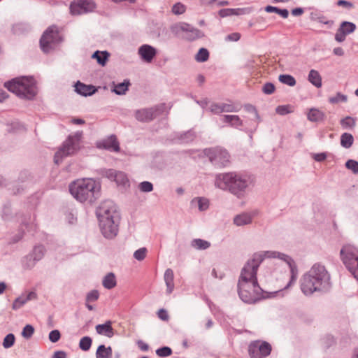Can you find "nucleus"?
<instances>
[{
	"instance_id": "nucleus-37",
	"label": "nucleus",
	"mask_w": 358,
	"mask_h": 358,
	"mask_svg": "<svg viewBox=\"0 0 358 358\" xmlns=\"http://www.w3.org/2000/svg\"><path fill=\"white\" fill-rule=\"evenodd\" d=\"M209 52L207 49L202 48L195 56V59L199 62H204L208 59Z\"/></svg>"
},
{
	"instance_id": "nucleus-46",
	"label": "nucleus",
	"mask_w": 358,
	"mask_h": 358,
	"mask_svg": "<svg viewBox=\"0 0 358 358\" xmlns=\"http://www.w3.org/2000/svg\"><path fill=\"white\" fill-rule=\"evenodd\" d=\"M147 255V249L145 248H141L136 250L134 253V257L138 261L143 260Z\"/></svg>"
},
{
	"instance_id": "nucleus-57",
	"label": "nucleus",
	"mask_w": 358,
	"mask_h": 358,
	"mask_svg": "<svg viewBox=\"0 0 358 358\" xmlns=\"http://www.w3.org/2000/svg\"><path fill=\"white\" fill-rule=\"evenodd\" d=\"M345 33L339 28L335 34V39L338 42H343L345 39Z\"/></svg>"
},
{
	"instance_id": "nucleus-4",
	"label": "nucleus",
	"mask_w": 358,
	"mask_h": 358,
	"mask_svg": "<svg viewBox=\"0 0 358 358\" xmlns=\"http://www.w3.org/2000/svg\"><path fill=\"white\" fill-rule=\"evenodd\" d=\"M101 186L92 178H83L69 185L71 195L78 201L94 202L100 194Z\"/></svg>"
},
{
	"instance_id": "nucleus-11",
	"label": "nucleus",
	"mask_w": 358,
	"mask_h": 358,
	"mask_svg": "<svg viewBox=\"0 0 358 358\" xmlns=\"http://www.w3.org/2000/svg\"><path fill=\"white\" fill-rule=\"evenodd\" d=\"M98 220L101 231L105 238L112 239L117 236L120 219L102 218Z\"/></svg>"
},
{
	"instance_id": "nucleus-56",
	"label": "nucleus",
	"mask_w": 358,
	"mask_h": 358,
	"mask_svg": "<svg viewBox=\"0 0 358 358\" xmlns=\"http://www.w3.org/2000/svg\"><path fill=\"white\" fill-rule=\"evenodd\" d=\"M157 316L163 321H168L169 319V314L165 309H159L157 312Z\"/></svg>"
},
{
	"instance_id": "nucleus-47",
	"label": "nucleus",
	"mask_w": 358,
	"mask_h": 358,
	"mask_svg": "<svg viewBox=\"0 0 358 358\" xmlns=\"http://www.w3.org/2000/svg\"><path fill=\"white\" fill-rule=\"evenodd\" d=\"M345 166L348 169L351 170L354 173H358V162L349 159L345 163Z\"/></svg>"
},
{
	"instance_id": "nucleus-45",
	"label": "nucleus",
	"mask_w": 358,
	"mask_h": 358,
	"mask_svg": "<svg viewBox=\"0 0 358 358\" xmlns=\"http://www.w3.org/2000/svg\"><path fill=\"white\" fill-rule=\"evenodd\" d=\"M34 333V328L31 324H27L22 329V336L27 339L30 338Z\"/></svg>"
},
{
	"instance_id": "nucleus-40",
	"label": "nucleus",
	"mask_w": 358,
	"mask_h": 358,
	"mask_svg": "<svg viewBox=\"0 0 358 358\" xmlns=\"http://www.w3.org/2000/svg\"><path fill=\"white\" fill-rule=\"evenodd\" d=\"M356 26L354 23L350 22H343L340 29L344 31L345 34L352 33L355 30Z\"/></svg>"
},
{
	"instance_id": "nucleus-52",
	"label": "nucleus",
	"mask_w": 358,
	"mask_h": 358,
	"mask_svg": "<svg viewBox=\"0 0 358 358\" xmlns=\"http://www.w3.org/2000/svg\"><path fill=\"white\" fill-rule=\"evenodd\" d=\"M27 302V301H25V298L24 296H20V297H18L17 298L15 301L13 302V308L14 310H17V309H19L20 308H21L25 303Z\"/></svg>"
},
{
	"instance_id": "nucleus-2",
	"label": "nucleus",
	"mask_w": 358,
	"mask_h": 358,
	"mask_svg": "<svg viewBox=\"0 0 358 358\" xmlns=\"http://www.w3.org/2000/svg\"><path fill=\"white\" fill-rule=\"evenodd\" d=\"M331 287L330 273L320 263L314 264L300 280L301 290L306 296H311L315 292H326Z\"/></svg>"
},
{
	"instance_id": "nucleus-58",
	"label": "nucleus",
	"mask_w": 358,
	"mask_h": 358,
	"mask_svg": "<svg viewBox=\"0 0 358 358\" xmlns=\"http://www.w3.org/2000/svg\"><path fill=\"white\" fill-rule=\"evenodd\" d=\"M241 38V34L238 32L230 34L226 36V41H238Z\"/></svg>"
},
{
	"instance_id": "nucleus-32",
	"label": "nucleus",
	"mask_w": 358,
	"mask_h": 358,
	"mask_svg": "<svg viewBox=\"0 0 358 358\" xmlns=\"http://www.w3.org/2000/svg\"><path fill=\"white\" fill-rule=\"evenodd\" d=\"M192 204L196 203L200 211H204L209 207L208 199L203 197H198L192 200Z\"/></svg>"
},
{
	"instance_id": "nucleus-1",
	"label": "nucleus",
	"mask_w": 358,
	"mask_h": 358,
	"mask_svg": "<svg viewBox=\"0 0 358 358\" xmlns=\"http://www.w3.org/2000/svg\"><path fill=\"white\" fill-rule=\"evenodd\" d=\"M266 257L278 258L288 264L291 276L285 288L289 287L297 279V266L294 261L288 255L276 251L255 253L242 268L238 282V294L241 300L245 303H255L264 297L263 296V290L258 284L257 272L259 265Z\"/></svg>"
},
{
	"instance_id": "nucleus-9",
	"label": "nucleus",
	"mask_w": 358,
	"mask_h": 358,
	"mask_svg": "<svg viewBox=\"0 0 358 358\" xmlns=\"http://www.w3.org/2000/svg\"><path fill=\"white\" fill-rule=\"evenodd\" d=\"M206 155L210 161L216 166H225L229 162L230 155L229 152L221 148L209 149L207 150Z\"/></svg>"
},
{
	"instance_id": "nucleus-31",
	"label": "nucleus",
	"mask_w": 358,
	"mask_h": 358,
	"mask_svg": "<svg viewBox=\"0 0 358 358\" xmlns=\"http://www.w3.org/2000/svg\"><path fill=\"white\" fill-rule=\"evenodd\" d=\"M354 142L353 136L349 133H343L341 136V145L345 148H350Z\"/></svg>"
},
{
	"instance_id": "nucleus-20",
	"label": "nucleus",
	"mask_w": 358,
	"mask_h": 358,
	"mask_svg": "<svg viewBox=\"0 0 358 358\" xmlns=\"http://www.w3.org/2000/svg\"><path fill=\"white\" fill-rule=\"evenodd\" d=\"M164 279L166 285V293L170 294L174 289V274L171 268H167L164 275Z\"/></svg>"
},
{
	"instance_id": "nucleus-61",
	"label": "nucleus",
	"mask_w": 358,
	"mask_h": 358,
	"mask_svg": "<svg viewBox=\"0 0 358 358\" xmlns=\"http://www.w3.org/2000/svg\"><path fill=\"white\" fill-rule=\"evenodd\" d=\"M192 26L187 23H182L180 25V30L182 31L185 34H187L189 29H192Z\"/></svg>"
},
{
	"instance_id": "nucleus-29",
	"label": "nucleus",
	"mask_w": 358,
	"mask_h": 358,
	"mask_svg": "<svg viewBox=\"0 0 358 358\" xmlns=\"http://www.w3.org/2000/svg\"><path fill=\"white\" fill-rule=\"evenodd\" d=\"M114 85V89L113 92H114L116 94L122 95L126 93L128 90V87L130 85V82L129 80H124V82L121 83H118L117 85Z\"/></svg>"
},
{
	"instance_id": "nucleus-17",
	"label": "nucleus",
	"mask_w": 358,
	"mask_h": 358,
	"mask_svg": "<svg viewBox=\"0 0 358 358\" xmlns=\"http://www.w3.org/2000/svg\"><path fill=\"white\" fill-rule=\"evenodd\" d=\"M138 54L142 60L150 63L157 55V50L150 45L144 44L139 47Z\"/></svg>"
},
{
	"instance_id": "nucleus-41",
	"label": "nucleus",
	"mask_w": 358,
	"mask_h": 358,
	"mask_svg": "<svg viewBox=\"0 0 358 358\" xmlns=\"http://www.w3.org/2000/svg\"><path fill=\"white\" fill-rule=\"evenodd\" d=\"M36 263L31 255L26 256L22 260V266L26 269L32 268Z\"/></svg>"
},
{
	"instance_id": "nucleus-35",
	"label": "nucleus",
	"mask_w": 358,
	"mask_h": 358,
	"mask_svg": "<svg viewBox=\"0 0 358 358\" xmlns=\"http://www.w3.org/2000/svg\"><path fill=\"white\" fill-rule=\"evenodd\" d=\"M279 81L283 84L287 85L288 86L293 87L296 85L295 78L288 74H282L279 76Z\"/></svg>"
},
{
	"instance_id": "nucleus-48",
	"label": "nucleus",
	"mask_w": 358,
	"mask_h": 358,
	"mask_svg": "<svg viewBox=\"0 0 358 358\" xmlns=\"http://www.w3.org/2000/svg\"><path fill=\"white\" fill-rule=\"evenodd\" d=\"M139 189L143 192H150L153 189V185L148 181H144L139 184Z\"/></svg>"
},
{
	"instance_id": "nucleus-19",
	"label": "nucleus",
	"mask_w": 358,
	"mask_h": 358,
	"mask_svg": "<svg viewBox=\"0 0 358 358\" xmlns=\"http://www.w3.org/2000/svg\"><path fill=\"white\" fill-rule=\"evenodd\" d=\"M110 321H107L104 324L96 326V331L100 335H104L108 338H111L114 335L113 329Z\"/></svg>"
},
{
	"instance_id": "nucleus-33",
	"label": "nucleus",
	"mask_w": 358,
	"mask_h": 358,
	"mask_svg": "<svg viewBox=\"0 0 358 358\" xmlns=\"http://www.w3.org/2000/svg\"><path fill=\"white\" fill-rule=\"evenodd\" d=\"M191 245L197 250H206L210 246L208 241L200 238L194 239Z\"/></svg>"
},
{
	"instance_id": "nucleus-14",
	"label": "nucleus",
	"mask_w": 358,
	"mask_h": 358,
	"mask_svg": "<svg viewBox=\"0 0 358 358\" xmlns=\"http://www.w3.org/2000/svg\"><path fill=\"white\" fill-rule=\"evenodd\" d=\"M96 146L99 148H103L112 152L120 151V144L115 135H111L105 139L98 141Z\"/></svg>"
},
{
	"instance_id": "nucleus-44",
	"label": "nucleus",
	"mask_w": 358,
	"mask_h": 358,
	"mask_svg": "<svg viewBox=\"0 0 358 358\" xmlns=\"http://www.w3.org/2000/svg\"><path fill=\"white\" fill-rule=\"evenodd\" d=\"M15 336L13 334H8L6 336L3 341V346L4 348H10L14 345Z\"/></svg>"
},
{
	"instance_id": "nucleus-24",
	"label": "nucleus",
	"mask_w": 358,
	"mask_h": 358,
	"mask_svg": "<svg viewBox=\"0 0 358 358\" xmlns=\"http://www.w3.org/2000/svg\"><path fill=\"white\" fill-rule=\"evenodd\" d=\"M245 10L246 8H223L219 11V15L221 17H225L244 14Z\"/></svg>"
},
{
	"instance_id": "nucleus-3",
	"label": "nucleus",
	"mask_w": 358,
	"mask_h": 358,
	"mask_svg": "<svg viewBox=\"0 0 358 358\" xmlns=\"http://www.w3.org/2000/svg\"><path fill=\"white\" fill-rule=\"evenodd\" d=\"M215 185L219 189L229 191L238 198H242L249 185V180L246 176L240 173L229 172L217 175Z\"/></svg>"
},
{
	"instance_id": "nucleus-5",
	"label": "nucleus",
	"mask_w": 358,
	"mask_h": 358,
	"mask_svg": "<svg viewBox=\"0 0 358 358\" xmlns=\"http://www.w3.org/2000/svg\"><path fill=\"white\" fill-rule=\"evenodd\" d=\"M4 85L9 91L22 98L31 99L36 94V87L32 78H17Z\"/></svg>"
},
{
	"instance_id": "nucleus-13",
	"label": "nucleus",
	"mask_w": 358,
	"mask_h": 358,
	"mask_svg": "<svg viewBox=\"0 0 358 358\" xmlns=\"http://www.w3.org/2000/svg\"><path fill=\"white\" fill-rule=\"evenodd\" d=\"M96 8L94 2L92 0H79L72 2L70 5V12L77 15L92 12Z\"/></svg>"
},
{
	"instance_id": "nucleus-49",
	"label": "nucleus",
	"mask_w": 358,
	"mask_h": 358,
	"mask_svg": "<svg viewBox=\"0 0 358 358\" xmlns=\"http://www.w3.org/2000/svg\"><path fill=\"white\" fill-rule=\"evenodd\" d=\"M172 12L176 15H180L185 12V6L181 3H176L172 8Z\"/></svg>"
},
{
	"instance_id": "nucleus-12",
	"label": "nucleus",
	"mask_w": 358,
	"mask_h": 358,
	"mask_svg": "<svg viewBox=\"0 0 358 358\" xmlns=\"http://www.w3.org/2000/svg\"><path fill=\"white\" fill-rule=\"evenodd\" d=\"M271 352V345L266 341H256L249 345L248 352L251 358H265Z\"/></svg>"
},
{
	"instance_id": "nucleus-38",
	"label": "nucleus",
	"mask_w": 358,
	"mask_h": 358,
	"mask_svg": "<svg viewBox=\"0 0 358 358\" xmlns=\"http://www.w3.org/2000/svg\"><path fill=\"white\" fill-rule=\"evenodd\" d=\"M44 252H45L44 247L39 245V246L35 247L34 248L32 253L30 255L33 257V259H34L35 261L38 262L43 258V257L44 255Z\"/></svg>"
},
{
	"instance_id": "nucleus-64",
	"label": "nucleus",
	"mask_w": 358,
	"mask_h": 358,
	"mask_svg": "<svg viewBox=\"0 0 358 358\" xmlns=\"http://www.w3.org/2000/svg\"><path fill=\"white\" fill-rule=\"evenodd\" d=\"M333 52H334V55H336L337 56H343L344 55V50L341 47L335 48L333 50Z\"/></svg>"
},
{
	"instance_id": "nucleus-42",
	"label": "nucleus",
	"mask_w": 358,
	"mask_h": 358,
	"mask_svg": "<svg viewBox=\"0 0 358 358\" xmlns=\"http://www.w3.org/2000/svg\"><path fill=\"white\" fill-rule=\"evenodd\" d=\"M348 96L341 92H337L335 96L330 97L329 101L331 103H338L339 102H346Z\"/></svg>"
},
{
	"instance_id": "nucleus-51",
	"label": "nucleus",
	"mask_w": 358,
	"mask_h": 358,
	"mask_svg": "<svg viewBox=\"0 0 358 358\" xmlns=\"http://www.w3.org/2000/svg\"><path fill=\"white\" fill-rule=\"evenodd\" d=\"M275 90V85L271 83H266L262 87V92L266 94H273Z\"/></svg>"
},
{
	"instance_id": "nucleus-30",
	"label": "nucleus",
	"mask_w": 358,
	"mask_h": 358,
	"mask_svg": "<svg viewBox=\"0 0 358 358\" xmlns=\"http://www.w3.org/2000/svg\"><path fill=\"white\" fill-rule=\"evenodd\" d=\"M109 55H110L107 51L100 52L97 50L92 55V58L96 59L100 65L105 66Z\"/></svg>"
},
{
	"instance_id": "nucleus-7",
	"label": "nucleus",
	"mask_w": 358,
	"mask_h": 358,
	"mask_svg": "<svg viewBox=\"0 0 358 358\" xmlns=\"http://www.w3.org/2000/svg\"><path fill=\"white\" fill-rule=\"evenodd\" d=\"M62 41V37L58 27L52 25L43 34L40 39V46L43 52L48 53L55 50Z\"/></svg>"
},
{
	"instance_id": "nucleus-10",
	"label": "nucleus",
	"mask_w": 358,
	"mask_h": 358,
	"mask_svg": "<svg viewBox=\"0 0 358 358\" xmlns=\"http://www.w3.org/2000/svg\"><path fill=\"white\" fill-rule=\"evenodd\" d=\"M98 219H120L116 205L110 200L103 201L96 210Z\"/></svg>"
},
{
	"instance_id": "nucleus-28",
	"label": "nucleus",
	"mask_w": 358,
	"mask_h": 358,
	"mask_svg": "<svg viewBox=\"0 0 358 358\" xmlns=\"http://www.w3.org/2000/svg\"><path fill=\"white\" fill-rule=\"evenodd\" d=\"M204 34L201 30L192 27L187 34H184L183 38L187 41H194L202 38Z\"/></svg>"
},
{
	"instance_id": "nucleus-36",
	"label": "nucleus",
	"mask_w": 358,
	"mask_h": 358,
	"mask_svg": "<svg viewBox=\"0 0 358 358\" xmlns=\"http://www.w3.org/2000/svg\"><path fill=\"white\" fill-rule=\"evenodd\" d=\"M340 123L344 129H352L355 126L356 120L350 116H347L343 118Z\"/></svg>"
},
{
	"instance_id": "nucleus-15",
	"label": "nucleus",
	"mask_w": 358,
	"mask_h": 358,
	"mask_svg": "<svg viewBox=\"0 0 358 358\" xmlns=\"http://www.w3.org/2000/svg\"><path fill=\"white\" fill-rule=\"evenodd\" d=\"M209 110L214 114L238 111V108L234 104L228 103H212Z\"/></svg>"
},
{
	"instance_id": "nucleus-62",
	"label": "nucleus",
	"mask_w": 358,
	"mask_h": 358,
	"mask_svg": "<svg viewBox=\"0 0 358 358\" xmlns=\"http://www.w3.org/2000/svg\"><path fill=\"white\" fill-rule=\"evenodd\" d=\"M66 354L64 351H56L52 356V358H66Z\"/></svg>"
},
{
	"instance_id": "nucleus-60",
	"label": "nucleus",
	"mask_w": 358,
	"mask_h": 358,
	"mask_svg": "<svg viewBox=\"0 0 358 358\" xmlns=\"http://www.w3.org/2000/svg\"><path fill=\"white\" fill-rule=\"evenodd\" d=\"M326 157L327 155L325 153H318L315 155L314 159L317 162H322L325 160Z\"/></svg>"
},
{
	"instance_id": "nucleus-26",
	"label": "nucleus",
	"mask_w": 358,
	"mask_h": 358,
	"mask_svg": "<svg viewBox=\"0 0 358 358\" xmlns=\"http://www.w3.org/2000/svg\"><path fill=\"white\" fill-rule=\"evenodd\" d=\"M103 286L108 289H111L117 285L116 278L113 273H108L103 279Z\"/></svg>"
},
{
	"instance_id": "nucleus-6",
	"label": "nucleus",
	"mask_w": 358,
	"mask_h": 358,
	"mask_svg": "<svg viewBox=\"0 0 358 358\" xmlns=\"http://www.w3.org/2000/svg\"><path fill=\"white\" fill-rule=\"evenodd\" d=\"M80 141L81 133L77 132L73 135L69 136L61 148L55 153L54 157L55 163L59 164L63 158L76 153L80 148Z\"/></svg>"
},
{
	"instance_id": "nucleus-34",
	"label": "nucleus",
	"mask_w": 358,
	"mask_h": 358,
	"mask_svg": "<svg viewBox=\"0 0 358 358\" xmlns=\"http://www.w3.org/2000/svg\"><path fill=\"white\" fill-rule=\"evenodd\" d=\"M265 10L268 13H276L283 18H287L289 15V11L287 9H280L278 7H274L272 6H267L265 8Z\"/></svg>"
},
{
	"instance_id": "nucleus-53",
	"label": "nucleus",
	"mask_w": 358,
	"mask_h": 358,
	"mask_svg": "<svg viewBox=\"0 0 358 358\" xmlns=\"http://www.w3.org/2000/svg\"><path fill=\"white\" fill-rule=\"evenodd\" d=\"M275 111L280 115H285L290 113L289 106L286 105L278 106L276 108Z\"/></svg>"
},
{
	"instance_id": "nucleus-63",
	"label": "nucleus",
	"mask_w": 358,
	"mask_h": 358,
	"mask_svg": "<svg viewBox=\"0 0 358 358\" xmlns=\"http://www.w3.org/2000/svg\"><path fill=\"white\" fill-rule=\"evenodd\" d=\"M25 301L27 302L30 300L36 299L37 298V294L35 292H30L26 296H24Z\"/></svg>"
},
{
	"instance_id": "nucleus-39",
	"label": "nucleus",
	"mask_w": 358,
	"mask_h": 358,
	"mask_svg": "<svg viewBox=\"0 0 358 358\" xmlns=\"http://www.w3.org/2000/svg\"><path fill=\"white\" fill-rule=\"evenodd\" d=\"M92 338L89 336L83 337L79 343L80 348L83 351H87L90 349L92 345Z\"/></svg>"
},
{
	"instance_id": "nucleus-23",
	"label": "nucleus",
	"mask_w": 358,
	"mask_h": 358,
	"mask_svg": "<svg viewBox=\"0 0 358 358\" xmlns=\"http://www.w3.org/2000/svg\"><path fill=\"white\" fill-rule=\"evenodd\" d=\"M324 113L316 108H311L308 113V120L310 122H320L324 120Z\"/></svg>"
},
{
	"instance_id": "nucleus-54",
	"label": "nucleus",
	"mask_w": 358,
	"mask_h": 358,
	"mask_svg": "<svg viewBox=\"0 0 358 358\" xmlns=\"http://www.w3.org/2000/svg\"><path fill=\"white\" fill-rule=\"evenodd\" d=\"M60 333L58 330H52L49 334V339L52 343L57 342L60 338Z\"/></svg>"
},
{
	"instance_id": "nucleus-27",
	"label": "nucleus",
	"mask_w": 358,
	"mask_h": 358,
	"mask_svg": "<svg viewBox=\"0 0 358 358\" xmlns=\"http://www.w3.org/2000/svg\"><path fill=\"white\" fill-rule=\"evenodd\" d=\"M112 348L111 347H106L104 345H101L98 347L96 352V358H111Z\"/></svg>"
},
{
	"instance_id": "nucleus-55",
	"label": "nucleus",
	"mask_w": 358,
	"mask_h": 358,
	"mask_svg": "<svg viewBox=\"0 0 358 358\" xmlns=\"http://www.w3.org/2000/svg\"><path fill=\"white\" fill-rule=\"evenodd\" d=\"M336 4L338 6H343L348 10H350L354 7L352 3H351L350 1H346V0H338L337 1Z\"/></svg>"
},
{
	"instance_id": "nucleus-18",
	"label": "nucleus",
	"mask_w": 358,
	"mask_h": 358,
	"mask_svg": "<svg viewBox=\"0 0 358 358\" xmlns=\"http://www.w3.org/2000/svg\"><path fill=\"white\" fill-rule=\"evenodd\" d=\"M76 92L83 96H91L96 92V89L93 85H87L79 81L75 85Z\"/></svg>"
},
{
	"instance_id": "nucleus-59",
	"label": "nucleus",
	"mask_w": 358,
	"mask_h": 358,
	"mask_svg": "<svg viewBox=\"0 0 358 358\" xmlns=\"http://www.w3.org/2000/svg\"><path fill=\"white\" fill-rule=\"evenodd\" d=\"M317 21L320 23L328 24L329 26H331L334 24L333 21L327 20L326 17L322 15L317 17Z\"/></svg>"
},
{
	"instance_id": "nucleus-21",
	"label": "nucleus",
	"mask_w": 358,
	"mask_h": 358,
	"mask_svg": "<svg viewBox=\"0 0 358 358\" xmlns=\"http://www.w3.org/2000/svg\"><path fill=\"white\" fill-rule=\"evenodd\" d=\"M308 80L317 88H320L322 85V76L320 73L315 69H311L309 71Z\"/></svg>"
},
{
	"instance_id": "nucleus-16",
	"label": "nucleus",
	"mask_w": 358,
	"mask_h": 358,
	"mask_svg": "<svg viewBox=\"0 0 358 358\" xmlns=\"http://www.w3.org/2000/svg\"><path fill=\"white\" fill-rule=\"evenodd\" d=\"M157 108H143L136 112V118L138 121L149 122L152 120L159 114Z\"/></svg>"
},
{
	"instance_id": "nucleus-43",
	"label": "nucleus",
	"mask_w": 358,
	"mask_h": 358,
	"mask_svg": "<svg viewBox=\"0 0 358 358\" xmlns=\"http://www.w3.org/2000/svg\"><path fill=\"white\" fill-rule=\"evenodd\" d=\"M156 354L157 356L160 357H166L172 355V350L171 348L164 346L160 348H158L156 350Z\"/></svg>"
},
{
	"instance_id": "nucleus-50",
	"label": "nucleus",
	"mask_w": 358,
	"mask_h": 358,
	"mask_svg": "<svg viewBox=\"0 0 358 358\" xmlns=\"http://www.w3.org/2000/svg\"><path fill=\"white\" fill-rule=\"evenodd\" d=\"M99 296V293L97 290H92L87 293L86 296L87 302H94L98 300Z\"/></svg>"
},
{
	"instance_id": "nucleus-8",
	"label": "nucleus",
	"mask_w": 358,
	"mask_h": 358,
	"mask_svg": "<svg viewBox=\"0 0 358 358\" xmlns=\"http://www.w3.org/2000/svg\"><path fill=\"white\" fill-rule=\"evenodd\" d=\"M341 255L346 268L358 280V250L351 245H346L341 249Z\"/></svg>"
},
{
	"instance_id": "nucleus-25",
	"label": "nucleus",
	"mask_w": 358,
	"mask_h": 358,
	"mask_svg": "<svg viewBox=\"0 0 358 358\" xmlns=\"http://www.w3.org/2000/svg\"><path fill=\"white\" fill-rule=\"evenodd\" d=\"M252 216L248 213H242L236 215L234 219V222L237 226H243L251 223Z\"/></svg>"
},
{
	"instance_id": "nucleus-22",
	"label": "nucleus",
	"mask_w": 358,
	"mask_h": 358,
	"mask_svg": "<svg viewBox=\"0 0 358 358\" xmlns=\"http://www.w3.org/2000/svg\"><path fill=\"white\" fill-rule=\"evenodd\" d=\"M221 120L229 124L231 127H238L243 125V121L236 115H224L221 117Z\"/></svg>"
}]
</instances>
